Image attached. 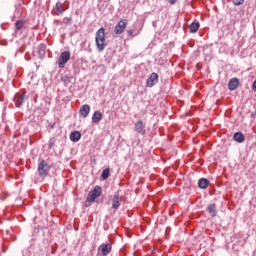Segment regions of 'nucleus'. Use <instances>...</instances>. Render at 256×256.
I'll return each mask as SVG.
<instances>
[{"instance_id": "nucleus-1", "label": "nucleus", "mask_w": 256, "mask_h": 256, "mask_svg": "<svg viewBox=\"0 0 256 256\" xmlns=\"http://www.w3.org/2000/svg\"><path fill=\"white\" fill-rule=\"evenodd\" d=\"M95 43L98 51H104L107 47V39L105 38V28H100L95 34Z\"/></svg>"}, {"instance_id": "nucleus-2", "label": "nucleus", "mask_w": 256, "mask_h": 256, "mask_svg": "<svg viewBox=\"0 0 256 256\" xmlns=\"http://www.w3.org/2000/svg\"><path fill=\"white\" fill-rule=\"evenodd\" d=\"M49 171H51V166H49L45 160H41L38 165V173L40 177H47L49 175Z\"/></svg>"}, {"instance_id": "nucleus-3", "label": "nucleus", "mask_w": 256, "mask_h": 256, "mask_svg": "<svg viewBox=\"0 0 256 256\" xmlns=\"http://www.w3.org/2000/svg\"><path fill=\"white\" fill-rule=\"evenodd\" d=\"M97 197H101V186H96L93 190L88 193L86 201L88 203H94Z\"/></svg>"}, {"instance_id": "nucleus-4", "label": "nucleus", "mask_w": 256, "mask_h": 256, "mask_svg": "<svg viewBox=\"0 0 256 256\" xmlns=\"http://www.w3.org/2000/svg\"><path fill=\"white\" fill-rule=\"evenodd\" d=\"M127 25H128L127 19L120 20L115 26V29H114L115 34L122 35V33L125 32V29H127Z\"/></svg>"}, {"instance_id": "nucleus-5", "label": "nucleus", "mask_w": 256, "mask_h": 256, "mask_svg": "<svg viewBox=\"0 0 256 256\" xmlns=\"http://www.w3.org/2000/svg\"><path fill=\"white\" fill-rule=\"evenodd\" d=\"M69 59H71V53H69V51L62 52L58 60V67L60 69H63V67H65V64L69 61Z\"/></svg>"}, {"instance_id": "nucleus-6", "label": "nucleus", "mask_w": 256, "mask_h": 256, "mask_svg": "<svg viewBox=\"0 0 256 256\" xmlns=\"http://www.w3.org/2000/svg\"><path fill=\"white\" fill-rule=\"evenodd\" d=\"M148 87H155L156 83H159V75L153 72L146 81Z\"/></svg>"}, {"instance_id": "nucleus-7", "label": "nucleus", "mask_w": 256, "mask_h": 256, "mask_svg": "<svg viewBox=\"0 0 256 256\" xmlns=\"http://www.w3.org/2000/svg\"><path fill=\"white\" fill-rule=\"evenodd\" d=\"M100 255L107 256L111 253V244H102L98 247Z\"/></svg>"}, {"instance_id": "nucleus-8", "label": "nucleus", "mask_w": 256, "mask_h": 256, "mask_svg": "<svg viewBox=\"0 0 256 256\" xmlns=\"http://www.w3.org/2000/svg\"><path fill=\"white\" fill-rule=\"evenodd\" d=\"M134 129L139 135H145V123L142 120H138L135 123Z\"/></svg>"}, {"instance_id": "nucleus-9", "label": "nucleus", "mask_w": 256, "mask_h": 256, "mask_svg": "<svg viewBox=\"0 0 256 256\" xmlns=\"http://www.w3.org/2000/svg\"><path fill=\"white\" fill-rule=\"evenodd\" d=\"M119 207H121V196L119 195V193H116L112 198V208L117 210L119 209Z\"/></svg>"}, {"instance_id": "nucleus-10", "label": "nucleus", "mask_w": 256, "mask_h": 256, "mask_svg": "<svg viewBox=\"0 0 256 256\" xmlns=\"http://www.w3.org/2000/svg\"><path fill=\"white\" fill-rule=\"evenodd\" d=\"M239 85H240L239 78H232L228 82V88L230 91H235V89H237Z\"/></svg>"}, {"instance_id": "nucleus-11", "label": "nucleus", "mask_w": 256, "mask_h": 256, "mask_svg": "<svg viewBox=\"0 0 256 256\" xmlns=\"http://www.w3.org/2000/svg\"><path fill=\"white\" fill-rule=\"evenodd\" d=\"M91 112V106L89 104H85L80 107V115L85 119Z\"/></svg>"}, {"instance_id": "nucleus-12", "label": "nucleus", "mask_w": 256, "mask_h": 256, "mask_svg": "<svg viewBox=\"0 0 256 256\" xmlns=\"http://www.w3.org/2000/svg\"><path fill=\"white\" fill-rule=\"evenodd\" d=\"M81 139V132L74 131L70 133V141H73V143H77Z\"/></svg>"}, {"instance_id": "nucleus-13", "label": "nucleus", "mask_w": 256, "mask_h": 256, "mask_svg": "<svg viewBox=\"0 0 256 256\" xmlns=\"http://www.w3.org/2000/svg\"><path fill=\"white\" fill-rule=\"evenodd\" d=\"M233 139L236 141V143H243V141H245V135H243L241 132H236L233 135Z\"/></svg>"}, {"instance_id": "nucleus-14", "label": "nucleus", "mask_w": 256, "mask_h": 256, "mask_svg": "<svg viewBox=\"0 0 256 256\" xmlns=\"http://www.w3.org/2000/svg\"><path fill=\"white\" fill-rule=\"evenodd\" d=\"M198 187L199 189H207L209 187V180H207L206 178H201L198 181Z\"/></svg>"}, {"instance_id": "nucleus-15", "label": "nucleus", "mask_w": 256, "mask_h": 256, "mask_svg": "<svg viewBox=\"0 0 256 256\" xmlns=\"http://www.w3.org/2000/svg\"><path fill=\"white\" fill-rule=\"evenodd\" d=\"M101 119H103V114L100 111L94 112V114L92 115L93 123H99Z\"/></svg>"}, {"instance_id": "nucleus-16", "label": "nucleus", "mask_w": 256, "mask_h": 256, "mask_svg": "<svg viewBox=\"0 0 256 256\" xmlns=\"http://www.w3.org/2000/svg\"><path fill=\"white\" fill-rule=\"evenodd\" d=\"M207 211L211 215V217H215L217 215V205L210 204L207 208Z\"/></svg>"}, {"instance_id": "nucleus-17", "label": "nucleus", "mask_w": 256, "mask_h": 256, "mask_svg": "<svg viewBox=\"0 0 256 256\" xmlns=\"http://www.w3.org/2000/svg\"><path fill=\"white\" fill-rule=\"evenodd\" d=\"M25 27V20H18L15 23V29L16 31H21Z\"/></svg>"}, {"instance_id": "nucleus-18", "label": "nucleus", "mask_w": 256, "mask_h": 256, "mask_svg": "<svg viewBox=\"0 0 256 256\" xmlns=\"http://www.w3.org/2000/svg\"><path fill=\"white\" fill-rule=\"evenodd\" d=\"M199 22H193L189 29H190V33H197V31H199Z\"/></svg>"}, {"instance_id": "nucleus-19", "label": "nucleus", "mask_w": 256, "mask_h": 256, "mask_svg": "<svg viewBox=\"0 0 256 256\" xmlns=\"http://www.w3.org/2000/svg\"><path fill=\"white\" fill-rule=\"evenodd\" d=\"M25 103V94H21L16 100V107H21Z\"/></svg>"}, {"instance_id": "nucleus-20", "label": "nucleus", "mask_w": 256, "mask_h": 256, "mask_svg": "<svg viewBox=\"0 0 256 256\" xmlns=\"http://www.w3.org/2000/svg\"><path fill=\"white\" fill-rule=\"evenodd\" d=\"M110 175H111V170L109 168H106L102 171L101 177L105 181L106 179H109Z\"/></svg>"}, {"instance_id": "nucleus-21", "label": "nucleus", "mask_w": 256, "mask_h": 256, "mask_svg": "<svg viewBox=\"0 0 256 256\" xmlns=\"http://www.w3.org/2000/svg\"><path fill=\"white\" fill-rule=\"evenodd\" d=\"M56 11H58V13H63L65 11V7H63L61 2L56 3Z\"/></svg>"}, {"instance_id": "nucleus-22", "label": "nucleus", "mask_w": 256, "mask_h": 256, "mask_svg": "<svg viewBox=\"0 0 256 256\" xmlns=\"http://www.w3.org/2000/svg\"><path fill=\"white\" fill-rule=\"evenodd\" d=\"M46 49H47V46H45V44H41L39 46V53L45 54Z\"/></svg>"}, {"instance_id": "nucleus-23", "label": "nucleus", "mask_w": 256, "mask_h": 256, "mask_svg": "<svg viewBox=\"0 0 256 256\" xmlns=\"http://www.w3.org/2000/svg\"><path fill=\"white\" fill-rule=\"evenodd\" d=\"M232 3L234 5H243V3H245V0H232Z\"/></svg>"}, {"instance_id": "nucleus-24", "label": "nucleus", "mask_w": 256, "mask_h": 256, "mask_svg": "<svg viewBox=\"0 0 256 256\" xmlns=\"http://www.w3.org/2000/svg\"><path fill=\"white\" fill-rule=\"evenodd\" d=\"M127 35H128L129 37H133V30H128V31H127Z\"/></svg>"}, {"instance_id": "nucleus-25", "label": "nucleus", "mask_w": 256, "mask_h": 256, "mask_svg": "<svg viewBox=\"0 0 256 256\" xmlns=\"http://www.w3.org/2000/svg\"><path fill=\"white\" fill-rule=\"evenodd\" d=\"M168 1H169L170 5H175V3H177V1H179V0H168Z\"/></svg>"}, {"instance_id": "nucleus-26", "label": "nucleus", "mask_w": 256, "mask_h": 256, "mask_svg": "<svg viewBox=\"0 0 256 256\" xmlns=\"http://www.w3.org/2000/svg\"><path fill=\"white\" fill-rule=\"evenodd\" d=\"M252 89H253V91H255V93H256V80L254 81V83H253V85H252Z\"/></svg>"}, {"instance_id": "nucleus-27", "label": "nucleus", "mask_w": 256, "mask_h": 256, "mask_svg": "<svg viewBox=\"0 0 256 256\" xmlns=\"http://www.w3.org/2000/svg\"><path fill=\"white\" fill-rule=\"evenodd\" d=\"M54 145H55V142H54V141H50V142H49V148H50V149H51Z\"/></svg>"}]
</instances>
